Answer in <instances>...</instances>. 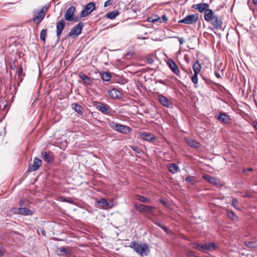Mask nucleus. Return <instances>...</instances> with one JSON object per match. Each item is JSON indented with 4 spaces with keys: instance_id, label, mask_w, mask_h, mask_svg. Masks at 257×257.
<instances>
[{
    "instance_id": "13",
    "label": "nucleus",
    "mask_w": 257,
    "mask_h": 257,
    "mask_svg": "<svg viewBox=\"0 0 257 257\" xmlns=\"http://www.w3.org/2000/svg\"><path fill=\"white\" fill-rule=\"evenodd\" d=\"M203 178L205 180L209 182L211 184H212L217 187L221 186V183L219 179H218L215 177H212V176H210L209 175H207V174L204 175L203 176Z\"/></svg>"
},
{
    "instance_id": "21",
    "label": "nucleus",
    "mask_w": 257,
    "mask_h": 257,
    "mask_svg": "<svg viewBox=\"0 0 257 257\" xmlns=\"http://www.w3.org/2000/svg\"><path fill=\"white\" fill-rule=\"evenodd\" d=\"M41 157L44 161L48 163H51L53 161V157L46 152H42L41 153Z\"/></svg>"
},
{
    "instance_id": "10",
    "label": "nucleus",
    "mask_w": 257,
    "mask_h": 257,
    "mask_svg": "<svg viewBox=\"0 0 257 257\" xmlns=\"http://www.w3.org/2000/svg\"><path fill=\"white\" fill-rule=\"evenodd\" d=\"M135 208L140 212H148L151 214H154V209L155 207L153 206H148L144 204H139L135 206Z\"/></svg>"
},
{
    "instance_id": "28",
    "label": "nucleus",
    "mask_w": 257,
    "mask_h": 257,
    "mask_svg": "<svg viewBox=\"0 0 257 257\" xmlns=\"http://www.w3.org/2000/svg\"><path fill=\"white\" fill-rule=\"evenodd\" d=\"M168 169L170 172L173 174L176 173L179 170L178 167L175 164H169Z\"/></svg>"
},
{
    "instance_id": "16",
    "label": "nucleus",
    "mask_w": 257,
    "mask_h": 257,
    "mask_svg": "<svg viewBox=\"0 0 257 257\" xmlns=\"http://www.w3.org/2000/svg\"><path fill=\"white\" fill-rule=\"evenodd\" d=\"M216 118L225 123H229L231 120L230 116L224 112H219L216 115Z\"/></svg>"
},
{
    "instance_id": "55",
    "label": "nucleus",
    "mask_w": 257,
    "mask_h": 257,
    "mask_svg": "<svg viewBox=\"0 0 257 257\" xmlns=\"http://www.w3.org/2000/svg\"><path fill=\"white\" fill-rule=\"evenodd\" d=\"M4 255V252L3 251L0 249V256H2Z\"/></svg>"
},
{
    "instance_id": "1",
    "label": "nucleus",
    "mask_w": 257,
    "mask_h": 257,
    "mask_svg": "<svg viewBox=\"0 0 257 257\" xmlns=\"http://www.w3.org/2000/svg\"><path fill=\"white\" fill-rule=\"evenodd\" d=\"M204 19L205 21L211 24L214 29L219 30L222 28V19L212 10H207L204 13Z\"/></svg>"
},
{
    "instance_id": "18",
    "label": "nucleus",
    "mask_w": 257,
    "mask_h": 257,
    "mask_svg": "<svg viewBox=\"0 0 257 257\" xmlns=\"http://www.w3.org/2000/svg\"><path fill=\"white\" fill-rule=\"evenodd\" d=\"M108 93L109 96L113 99L120 98L122 95V94L120 92V91H119L118 89L116 88H112L110 89L108 91Z\"/></svg>"
},
{
    "instance_id": "2",
    "label": "nucleus",
    "mask_w": 257,
    "mask_h": 257,
    "mask_svg": "<svg viewBox=\"0 0 257 257\" xmlns=\"http://www.w3.org/2000/svg\"><path fill=\"white\" fill-rule=\"evenodd\" d=\"M130 247L142 256L147 255L150 252V248L146 243L139 244L136 241H132Z\"/></svg>"
},
{
    "instance_id": "6",
    "label": "nucleus",
    "mask_w": 257,
    "mask_h": 257,
    "mask_svg": "<svg viewBox=\"0 0 257 257\" xmlns=\"http://www.w3.org/2000/svg\"><path fill=\"white\" fill-rule=\"evenodd\" d=\"M110 126L114 130L121 133L126 134L130 132L131 131L130 127L119 124L117 122H111Z\"/></svg>"
},
{
    "instance_id": "25",
    "label": "nucleus",
    "mask_w": 257,
    "mask_h": 257,
    "mask_svg": "<svg viewBox=\"0 0 257 257\" xmlns=\"http://www.w3.org/2000/svg\"><path fill=\"white\" fill-rule=\"evenodd\" d=\"M98 203L101 207L104 208H109L111 207V206L109 205V203L103 198L101 199L99 201Z\"/></svg>"
},
{
    "instance_id": "26",
    "label": "nucleus",
    "mask_w": 257,
    "mask_h": 257,
    "mask_svg": "<svg viewBox=\"0 0 257 257\" xmlns=\"http://www.w3.org/2000/svg\"><path fill=\"white\" fill-rule=\"evenodd\" d=\"M136 199L139 201L145 203H149L151 202L150 199L140 195H138L136 196Z\"/></svg>"
},
{
    "instance_id": "37",
    "label": "nucleus",
    "mask_w": 257,
    "mask_h": 257,
    "mask_svg": "<svg viewBox=\"0 0 257 257\" xmlns=\"http://www.w3.org/2000/svg\"><path fill=\"white\" fill-rule=\"evenodd\" d=\"M198 74L194 73V75L191 77V80L195 84H197L198 83Z\"/></svg>"
},
{
    "instance_id": "24",
    "label": "nucleus",
    "mask_w": 257,
    "mask_h": 257,
    "mask_svg": "<svg viewBox=\"0 0 257 257\" xmlns=\"http://www.w3.org/2000/svg\"><path fill=\"white\" fill-rule=\"evenodd\" d=\"M119 15L117 11H113L108 13L106 15V17L109 19L112 20Z\"/></svg>"
},
{
    "instance_id": "47",
    "label": "nucleus",
    "mask_w": 257,
    "mask_h": 257,
    "mask_svg": "<svg viewBox=\"0 0 257 257\" xmlns=\"http://www.w3.org/2000/svg\"><path fill=\"white\" fill-rule=\"evenodd\" d=\"M199 244L198 243H192V246L196 249L198 250Z\"/></svg>"
},
{
    "instance_id": "59",
    "label": "nucleus",
    "mask_w": 257,
    "mask_h": 257,
    "mask_svg": "<svg viewBox=\"0 0 257 257\" xmlns=\"http://www.w3.org/2000/svg\"><path fill=\"white\" fill-rule=\"evenodd\" d=\"M246 171H247V169H245V168H243V169H242V172H243V173H245Z\"/></svg>"
},
{
    "instance_id": "20",
    "label": "nucleus",
    "mask_w": 257,
    "mask_h": 257,
    "mask_svg": "<svg viewBox=\"0 0 257 257\" xmlns=\"http://www.w3.org/2000/svg\"><path fill=\"white\" fill-rule=\"evenodd\" d=\"M57 252L59 254L64 255H70L72 253V250L69 247H58L57 249Z\"/></svg>"
},
{
    "instance_id": "27",
    "label": "nucleus",
    "mask_w": 257,
    "mask_h": 257,
    "mask_svg": "<svg viewBox=\"0 0 257 257\" xmlns=\"http://www.w3.org/2000/svg\"><path fill=\"white\" fill-rule=\"evenodd\" d=\"M33 211L26 207L22 208L21 209V212L20 214L24 215H32L33 214Z\"/></svg>"
},
{
    "instance_id": "46",
    "label": "nucleus",
    "mask_w": 257,
    "mask_h": 257,
    "mask_svg": "<svg viewBox=\"0 0 257 257\" xmlns=\"http://www.w3.org/2000/svg\"><path fill=\"white\" fill-rule=\"evenodd\" d=\"M186 143H187V144H188V145H199V144L198 143H197V142L194 141H191V142H190L188 141H187Z\"/></svg>"
},
{
    "instance_id": "29",
    "label": "nucleus",
    "mask_w": 257,
    "mask_h": 257,
    "mask_svg": "<svg viewBox=\"0 0 257 257\" xmlns=\"http://www.w3.org/2000/svg\"><path fill=\"white\" fill-rule=\"evenodd\" d=\"M205 249L209 251H212L215 249L216 247L213 243H204Z\"/></svg>"
},
{
    "instance_id": "57",
    "label": "nucleus",
    "mask_w": 257,
    "mask_h": 257,
    "mask_svg": "<svg viewBox=\"0 0 257 257\" xmlns=\"http://www.w3.org/2000/svg\"><path fill=\"white\" fill-rule=\"evenodd\" d=\"M247 171H253V169L252 168H249L248 169H247Z\"/></svg>"
},
{
    "instance_id": "41",
    "label": "nucleus",
    "mask_w": 257,
    "mask_h": 257,
    "mask_svg": "<svg viewBox=\"0 0 257 257\" xmlns=\"http://www.w3.org/2000/svg\"><path fill=\"white\" fill-rule=\"evenodd\" d=\"M147 62L148 64H152L154 62V59L152 56L147 57Z\"/></svg>"
},
{
    "instance_id": "30",
    "label": "nucleus",
    "mask_w": 257,
    "mask_h": 257,
    "mask_svg": "<svg viewBox=\"0 0 257 257\" xmlns=\"http://www.w3.org/2000/svg\"><path fill=\"white\" fill-rule=\"evenodd\" d=\"M228 216L232 220L236 221L238 220L237 216L232 210H228L227 211Z\"/></svg>"
},
{
    "instance_id": "45",
    "label": "nucleus",
    "mask_w": 257,
    "mask_h": 257,
    "mask_svg": "<svg viewBox=\"0 0 257 257\" xmlns=\"http://www.w3.org/2000/svg\"><path fill=\"white\" fill-rule=\"evenodd\" d=\"M176 38L178 39L180 45H182L183 44V43H184V39H183V38H182V37H176Z\"/></svg>"
},
{
    "instance_id": "60",
    "label": "nucleus",
    "mask_w": 257,
    "mask_h": 257,
    "mask_svg": "<svg viewBox=\"0 0 257 257\" xmlns=\"http://www.w3.org/2000/svg\"><path fill=\"white\" fill-rule=\"evenodd\" d=\"M191 146L192 147H195L196 148H198L199 146L195 145V146Z\"/></svg>"
},
{
    "instance_id": "9",
    "label": "nucleus",
    "mask_w": 257,
    "mask_h": 257,
    "mask_svg": "<svg viewBox=\"0 0 257 257\" xmlns=\"http://www.w3.org/2000/svg\"><path fill=\"white\" fill-rule=\"evenodd\" d=\"M95 9V4L93 2H90L87 4L84 9L80 14L81 17H85L89 15L93 10Z\"/></svg>"
},
{
    "instance_id": "49",
    "label": "nucleus",
    "mask_w": 257,
    "mask_h": 257,
    "mask_svg": "<svg viewBox=\"0 0 257 257\" xmlns=\"http://www.w3.org/2000/svg\"><path fill=\"white\" fill-rule=\"evenodd\" d=\"M22 72H23V68L21 66L20 67H19L18 71L17 72V74H18V76H20L21 75Z\"/></svg>"
},
{
    "instance_id": "56",
    "label": "nucleus",
    "mask_w": 257,
    "mask_h": 257,
    "mask_svg": "<svg viewBox=\"0 0 257 257\" xmlns=\"http://www.w3.org/2000/svg\"><path fill=\"white\" fill-rule=\"evenodd\" d=\"M254 127L255 129L257 130V122L256 121L254 122Z\"/></svg>"
},
{
    "instance_id": "5",
    "label": "nucleus",
    "mask_w": 257,
    "mask_h": 257,
    "mask_svg": "<svg viewBox=\"0 0 257 257\" xmlns=\"http://www.w3.org/2000/svg\"><path fill=\"white\" fill-rule=\"evenodd\" d=\"M83 26V23L79 22L71 30L68 34V36L73 38L77 37L81 34Z\"/></svg>"
},
{
    "instance_id": "40",
    "label": "nucleus",
    "mask_w": 257,
    "mask_h": 257,
    "mask_svg": "<svg viewBox=\"0 0 257 257\" xmlns=\"http://www.w3.org/2000/svg\"><path fill=\"white\" fill-rule=\"evenodd\" d=\"M28 200L25 199H22L19 202V205L20 206H24L27 204Z\"/></svg>"
},
{
    "instance_id": "52",
    "label": "nucleus",
    "mask_w": 257,
    "mask_h": 257,
    "mask_svg": "<svg viewBox=\"0 0 257 257\" xmlns=\"http://www.w3.org/2000/svg\"><path fill=\"white\" fill-rule=\"evenodd\" d=\"M64 201L69 202V203H72V199L71 198H64L63 200Z\"/></svg>"
},
{
    "instance_id": "44",
    "label": "nucleus",
    "mask_w": 257,
    "mask_h": 257,
    "mask_svg": "<svg viewBox=\"0 0 257 257\" xmlns=\"http://www.w3.org/2000/svg\"><path fill=\"white\" fill-rule=\"evenodd\" d=\"M187 255L189 257H197L193 251H189L188 252Z\"/></svg>"
},
{
    "instance_id": "32",
    "label": "nucleus",
    "mask_w": 257,
    "mask_h": 257,
    "mask_svg": "<svg viewBox=\"0 0 257 257\" xmlns=\"http://www.w3.org/2000/svg\"><path fill=\"white\" fill-rule=\"evenodd\" d=\"M47 36V29H43L40 32V39L43 41L44 43L46 42V38Z\"/></svg>"
},
{
    "instance_id": "15",
    "label": "nucleus",
    "mask_w": 257,
    "mask_h": 257,
    "mask_svg": "<svg viewBox=\"0 0 257 257\" xmlns=\"http://www.w3.org/2000/svg\"><path fill=\"white\" fill-rule=\"evenodd\" d=\"M158 99L160 103L166 107L169 108L172 106V103L166 97L162 94L158 95Z\"/></svg>"
},
{
    "instance_id": "54",
    "label": "nucleus",
    "mask_w": 257,
    "mask_h": 257,
    "mask_svg": "<svg viewBox=\"0 0 257 257\" xmlns=\"http://www.w3.org/2000/svg\"><path fill=\"white\" fill-rule=\"evenodd\" d=\"M160 227H161L162 229H163L165 231H166V232H167V230H168L167 228L165 226H164V225H162Z\"/></svg>"
},
{
    "instance_id": "34",
    "label": "nucleus",
    "mask_w": 257,
    "mask_h": 257,
    "mask_svg": "<svg viewBox=\"0 0 257 257\" xmlns=\"http://www.w3.org/2000/svg\"><path fill=\"white\" fill-rule=\"evenodd\" d=\"M159 20H160V23H165L167 22L168 19H167V18L166 17V15H164L162 16V17L161 18L155 19L153 20V21L157 22Z\"/></svg>"
},
{
    "instance_id": "38",
    "label": "nucleus",
    "mask_w": 257,
    "mask_h": 257,
    "mask_svg": "<svg viewBox=\"0 0 257 257\" xmlns=\"http://www.w3.org/2000/svg\"><path fill=\"white\" fill-rule=\"evenodd\" d=\"M238 203V202L236 198L232 199V203H231L232 206H233L235 208L239 210V209L237 207Z\"/></svg>"
},
{
    "instance_id": "23",
    "label": "nucleus",
    "mask_w": 257,
    "mask_h": 257,
    "mask_svg": "<svg viewBox=\"0 0 257 257\" xmlns=\"http://www.w3.org/2000/svg\"><path fill=\"white\" fill-rule=\"evenodd\" d=\"M71 106H72V108L73 109H74L76 112H77L78 113H79L80 114H82V113H83V112L82 110V108L81 105H80L77 103H74L72 104Z\"/></svg>"
},
{
    "instance_id": "50",
    "label": "nucleus",
    "mask_w": 257,
    "mask_h": 257,
    "mask_svg": "<svg viewBox=\"0 0 257 257\" xmlns=\"http://www.w3.org/2000/svg\"><path fill=\"white\" fill-rule=\"evenodd\" d=\"M215 75L218 78L221 77V76L220 74L219 73L218 71H217L216 70L215 71Z\"/></svg>"
},
{
    "instance_id": "8",
    "label": "nucleus",
    "mask_w": 257,
    "mask_h": 257,
    "mask_svg": "<svg viewBox=\"0 0 257 257\" xmlns=\"http://www.w3.org/2000/svg\"><path fill=\"white\" fill-rule=\"evenodd\" d=\"M198 20V16L196 15H188L184 18L179 21V23H184L185 24H192L195 23Z\"/></svg>"
},
{
    "instance_id": "22",
    "label": "nucleus",
    "mask_w": 257,
    "mask_h": 257,
    "mask_svg": "<svg viewBox=\"0 0 257 257\" xmlns=\"http://www.w3.org/2000/svg\"><path fill=\"white\" fill-rule=\"evenodd\" d=\"M201 66L198 61H196L193 65V69L194 73L199 74L200 72Z\"/></svg>"
},
{
    "instance_id": "43",
    "label": "nucleus",
    "mask_w": 257,
    "mask_h": 257,
    "mask_svg": "<svg viewBox=\"0 0 257 257\" xmlns=\"http://www.w3.org/2000/svg\"><path fill=\"white\" fill-rule=\"evenodd\" d=\"M112 3V0H107L106 2H105L104 7H107L110 5H111Z\"/></svg>"
},
{
    "instance_id": "39",
    "label": "nucleus",
    "mask_w": 257,
    "mask_h": 257,
    "mask_svg": "<svg viewBox=\"0 0 257 257\" xmlns=\"http://www.w3.org/2000/svg\"><path fill=\"white\" fill-rule=\"evenodd\" d=\"M21 208L13 207L11 209V212L15 214H20Z\"/></svg>"
},
{
    "instance_id": "7",
    "label": "nucleus",
    "mask_w": 257,
    "mask_h": 257,
    "mask_svg": "<svg viewBox=\"0 0 257 257\" xmlns=\"http://www.w3.org/2000/svg\"><path fill=\"white\" fill-rule=\"evenodd\" d=\"M94 105L97 110L103 113L106 114L110 113L111 108L108 105L99 101L95 102Z\"/></svg>"
},
{
    "instance_id": "17",
    "label": "nucleus",
    "mask_w": 257,
    "mask_h": 257,
    "mask_svg": "<svg viewBox=\"0 0 257 257\" xmlns=\"http://www.w3.org/2000/svg\"><path fill=\"white\" fill-rule=\"evenodd\" d=\"M65 27V22L62 19L57 23L56 25V36L58 39L60 38L62 31Z\"/></svg>"
},
{
    "instance_id": "48",
    "label": "nucleus",
    "mask_w": 257,
    "mask_h": 257,
    "mask_svg": "<svg viewBox=\"0 0 257 257\" xmlns=\"http://www.w3.org/2000/svg\"><path fill=\"white\" fill-rule=\"evenodd\" d=\"M186 181L188 182L193 183L194 181L191 176H188L186 178Z\"/></svg>"
},
{
    "instance_id": "51",
    "label": "nucleus",
    "mask_w": 257,
    "mask_h": 257,
    "mask_svg": "<svg viewBox=\"0 0 257 257\" xmlns=\"http://www.w3.org/2000/svg\"><path fill=\"white\" fill-rule=\"evenodd\" d=\"M160 202L162 204H163L165 206H167V202L163 200V199H160Z\"/></svg>"
},
{
    "instance_id": "31",
    "label": "nucleus",
    "mask_w": 257,
    "mask_h": 257,
    "mask_svg": "<svg viewBox=\"0 0 257 257\" xmlns=\"http://www.w3.org/2000/svg\"><path fill=\"white\" fill-rule=\"evenodd\" d=\"M111 76L109 72H104L101 75V78L105 81H109Z\"/></svg>"
},
{
    "instance_id": "35",
    "label": "nucleus",
    "mask_w": 257,
    "mask_h": 257,
    "mask_svg": "<svg viewBox=\"0 0 257 257\" xmlns=\"http://www.w3.org/2000/svg\"><path fill=\"white\" fill-rule=\"evenodd\" d=\"M132 149L137 154H141L142 153V151L137 146H131Z\"/></svg>"
},
{
    "instance_id": "36",
    "label": "nucleus",
    "mask_w": 257,
    "mask_h": 257,
    "mask_svg": "<svg viewBox=\"0 0 257 257\" xmlns=\"http://www.w3.org/2000/svg\"><path fill=\"white\" fill-rule=\"evenodd\" d=\"M245 245L250 248H255L256 246V244L254 242L248 241L245 243Z\"/></svg>"
},
{
    "instance_id": "11",
    "label": "nucleus",
    "mask_w": 257,
    "mask_h": 257,
    "mask_svg": "<svg viewBox=\"0 0 257 257\" xmlns=\"http://www.w3.org/2000/svg\"><path fill=\"white\" fill-rule=\"evenodd\" d=\"M167 64L169 67V68L175 74H176L177 76L179 75V69L172 59H169L167 61Z\"/></svg>"
},
{
    "instance_id": "33",
    "label": "nucleus",
    "mask_w": 257,
    "mask_h": 257,
    "mask_svg": "<svg viewBox=\"0 0 257 257\" xmlns=\"http://www.w3.org/2000/svg\"><path fill=\"white\" fill-rule=\"evenodd\" d=\"M79 77L84 81V83L87 84L90 83V78L86 75L84 74L83 73H80L79 74Z\"/></svg>"
},
{
    "instance_id": "42",
    "label": "nucleus",
    "mask_w": 257,
    "mask_h": 257,
    "mask_svg": "<svg viewBox=\"0 0 257 257\" xmlns=\"http://www.w3.org/2000/svg\"><path fill=\"white\" fill-rule=\"evenodd\" d=\"M198 250L202 251H204L205 250L204 243L199 244Z\"/></svg>"
},
{
    "instance_id": "19",
    "label": "nucleus",
    "mask_w": 257,
    "mask_h": 257,
    "mask_svg": "<svg viewBox=\"0 0 257 257\" xmlns=\"http://www.w3.org/2000/svg\"><path fill=\"white\" fill-rule=\"evenodd\" d=\"M141 136L142 139L150 143H153V141L156 139L155 135L150 133H142Z\"/></svg>"
},
{
    "instance_id": "14",
    "label": "nucleus",
    "mask_w": 257,
    "mask_h": 257,
    "mask_svg": "<svg viewBox=\"0 0 257 257\" xmlns=\"http://www.w3.org/2000/svg\"><path fill=\"white\" fill-rule=\"evenodd\" d=\"M209 7V4L207 3H200L193 5L192 8L197 10L199 13H202L204 11L205 13L207 10H211V9H208Z\"/></svg>"
},
{
    "instance_id": "4",
    "label": "nucleus",
    "mask_w": 257,
    "mask_h": 257,
    "mask_svg": "<svg viewBox=\"0 0 257 257\" xmlns=\"http://www.w3.org/2000/svg\"><path fill=\"white\" fill-rule=\"evenodd\" d=\"M75 8L72 6L69 8L66 11L64 15V18L67 21H73L77 22L79 21V17L74 16Z\"/></svg>"
},
{
    "instance_id": "58",
    "label": "nucleus",
    "mask_w": 257,
    "mask_h": 257,
    "mask_svg": "<svg viewBox=\"0 0 257 257\" xmlns=\"http://www.w3.org/2000/svg\"><path fill=\"white\" fill-rule=\"evenodd\" d=\"M254 4L257 5V0H252Z\"/></svg>"
},
{
    "instance_id": "53",
    "label": "nucleus",
    "mask_w": 257,
    "mask_h": 257,
    "mask_svg": "<svg viewBox=\"0 0 257 257\" xmlns=\"http://www.w3.org/2000/svg\"><path fill=\"white\" fill-rule=\"evenodd\" d=\"M155 223L156 225H157L158 226H159V227H161V226L162 225V223H161V221H155Z\"/></svg>"
},
{
    "instance_id": "12",
    "label": "nucleus",
    "mask_w": 257,
    "mask_h": 257,
    "mask_svg": "<svg viewBox=\"0 0 257 257\" xmlns=\"http://www.w3.org/2000/svg\"><path fill=\"white\" fill-rule=\"evenodd\" d=\"M41 160L38 158H35L33 161V163L29 165L28 167V171L29 172H32L37 170L39 167L42 165Z\"/></svg>"
},
{
    "instance_id": "3",
    "label": "nucleus",
    "mask_w": 257,
    "mask_h": 257,
    "mask_svg": "<svg viewBox=\"0 0 257 257\" xmlns=\"http://www.w3.org/2000/svg\"><path fill=\"white\" fill-rule=\"evenodd\" d=\"M49 7V4L46 5L41 10H35L33 11L32 20L36 24L40 23L44 19Z\"/></svg>"
}]
</instances>
